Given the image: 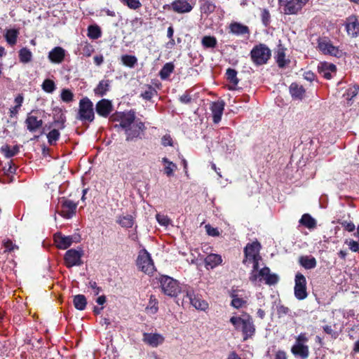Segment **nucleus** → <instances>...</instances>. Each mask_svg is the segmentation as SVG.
Segmentation results:
<instances>
[{"instance_id": "nucleus-19", "label": "nucleus", "mask_w": 359, "mask_h": 359, "mask_svg": "<svg viewBox=\"0 0 359 359\" xmlns=\"http://www.w3.org/2000/svg\"><path fill=\"white\" fill-rule=\"evenodd\" d=\"M53 238L56 247L62 250L67 249L74 242H76L74 241L73 236H66L61 233H55Z\"/></svg>"}, {"instance_id": "nucleus-49", "label": "nucleus", "mask_w": 359, "mask_h": 359, "mask_svg": "<svg viewBox=\"0 0 359 359\" xmlns=\"http://www.w3.org/2000/svg\"><path fill=\"white\" fill-rule=\"evenodd\" d=\"M359 90V86H353L350 88H348L346 90V92L343 95L344 97L347 100H351L353 97H354L358 93Z\"/></svg>"}, {"instance_id": "nucleus-55", "label": "nucleus", "mask_w": 359, "mask_h": 359, "mask_svg": "<svg viewBox=\"0 0 359 359\" xmlns=\"http://www.w3.org/2000/svg\"><path fill=\"white\" fill-rule=\"evenodd\" d=\"M88 287L92 289V293L95 296L98 295L101 291V288L97 285V283L95 281H90Z\"/></svg>"}, {"instance_id": "nucleus-51", "label": "nucleus", "mask_w": 359, "mask_h": 359, "mask_svg": "<svg viewBox=\"0 0 359 359\" xmlns=\"http://www.w3.org/2000/svg\"><path fill=\"white\" fill-rule=\"evenodd\" d=\"M61 99L65 102H70L73 100L74 94L69 89H63L61 92Z\"/></svg>"}, {"instance_id": "nucleus-28", "label": "nucleus", "mask_w": 359, "mask_h": 359, "mask_svg": "<svg viewBox=\"0 0 359 359\" xmlns=\"http://www.w3.org/2000/svg\"><path fill=\"white\" fill-rule=\"evenodd\" d=\"M116 222L123 228H132L135 224V217L130 215H119L116 218Z\"/></svg>"}, {"instance_id": "nucleus-30", "label": "nucleus", "mask_w": 359, "mask_h": 359, "mask_svg": "<svg viewBox=\"0 0 359 359\" xmlns=\"http://www.w3.org/2000/svg\"><path fill=\"white\" fill-rule=\"evenodd\" d=\"M290 93L294 99L302 100L304 95L305 90L302 86L293 83L290 86Z\"/></svg>"}, {"instance_id": "nucleus-21", "label": "nucleus", "mask_w": 359, "mask_h": 359, "mask_svg": "<svg viewBox=\"0 0 359 359\" xmlns=\"http://www.w3.org/2000/svg\"><path fill=\"white\" fill-rule=\"evenodd\" d=\"M318 71L322 76L326 79L332 78L335 74L337 67L334 65L327 62H320L318 66Z\"/></svg>"}, {"instance_id": "nucleus-60", "label": "nucleus", "mask_w": 359, "mask_h": 359, "mask_svg": "<svg viewBox=\"0 0 359 359\" xmlns=\"http://www.w3.org/2000/svg\"><path fill=\"white\" fill-rule=\"evenodd\" d=\"M342 226L349 232L353 231L355 228V224L353 222H344L342 223Z\"/></svg>"}, {"instance_id": "nucleus-16", "label": "nucleus", "mask_w": 359, "mask_h": 359, "mask_svg": "<svg viewBox=\"0 0 359 359\" xmlns=\"http://www.w3.org/2000/svg\"><path fill=\"white\" fill-rule=\"evenodd\" d=\"M309 0H290L285 6L284 12L287 15L297 14Z\"/></svg>"}, {"instance_id": "nucleus-64", "label": "nucleus", "mask_w": 359, "mask_h": 359, "mask_svg": "<svg viewBox=\"0 0 359 359\" xmlns=\"http://www.w3.org/2000/svg\"><path fill=\"white\" fill-rule=\"evenodd\" d=\"M304 79L307 81H312L315 79V74L311 72H306L304 74Z\"/></svg>"}, {"instance_id": "nucleus-37", "label": "nucleus", "mask_w": 359, "mask_h": 359, "mask_svg": "<svg viewBox=\"0 0 359 359\" xmlns=\"http://www.w3.org/2000/svg\"><path fill=\"white\" fill-rule=\"evenodd\" d=\"M201 10L203 13L209 14L215 9V4L210 0H201Z\"/></svg>"}, {"instance_id": "nucleus-39", "label": "nucleus", "mask_w": 359, "mask_h": 359, "mask_svg": "<svg viewBox=\"0 0 359 359\" xmlns=\"http://www.w3.org/2000/svg\"><path fill=\"white\" fill-rule=\"evenodd\" d=\"M121 60L123 65L130 68H133L137 63V59L135 55H123Z\"/></svg>"}, {"instance_id": "nucleus-61", "label": "nucleus", "mask_w": 359, "mask_h": 359, "mask_svg": "<svg viewBox=\"0 0 359 359\" xmlns=\"http://www.w3.org/2000/svg\"><path fill=\"white\" fill-rule=\"evenodd\" d=\"M24 97L22 94H19L15 98V103L16 108H20L22 106V104L23 102Z\"/></svg>"}, {"instance_id": "nucleus-12", "label": "nucleus", "mask_w": 359, "mask_h": 359, "mask_svg": "<svg viewBox=\"0 0 359 359\" xmlns=\"http://www.w3.org/2000/svg\"><path fill=\"white\" fill-rule=\"evenodd\" d=\"M60 209L58 214L65 219H70L76 214L77 203L73 201L62 198L60 201Z\"/></svg>"}, {"instance_id": "nucleus-15", "label": "nucleus", "mask_w": 359, "mask_h": 359, "mask_svg": "<svg viewBox=\"0 0 359 359\" xmlns=\"http://www.w3.org/2000/svg\"><path fill=\"white\" fill-rule=\"evenodd\" d=\"M144 128V124L142 122H135L131 126L125 130L126 140L130 141L140 137V135Z\"/></svg>"}, {"instance_id": "nucleus-17", "label": "nucleus", "mask_w": 359, "mask_h": 359, "mask_svg": "<svg viewBox=\"0 0 359 359\" xmlns=\"http://www.w3.org/2000/svg\"><path fill=\"white\" fill-rule=\"evenodd\" d=\"M164 337L158 333H147L143 334L142 341L151 347H157L162 344L164 341Z\"/></svg>"}, {"instance_id": "nucleus-11", "label": "nucleus", "mask_w": 359, "mask_h": 359, "mask_svg": "<svg viewBox=\"0 0 359 359\" xmlns=\"http://www.w3.org/2000/svg\"><path fill=\"white\" fill-rule=\"evenodd\" d=\"M294 296L299 300H303L307 297L306 280L304 275L297 273L294 279Z\"/></svg>"}, {"instance_id": "nucleus-33", "label": "nucleus", "mask_w": 359, "mask_h": 359, "mask_svg": "<svg viewBox=\"0 0 359 359\" xmlns=\"http://www.w3.org/2000/svg\"><path fill=\"white\" fill-rule=\"evenodd\" d=\"M110 83L108 80H102L94 89V93L97 96L104 95L109 90Z\"/></svg>"}, {"instance_id": "nucleus-42", "label": "nucleus", "mask_w": 359, "mask_h": 359, "mask_svg": "<svg viewBox=\"0 0 359 359\" xmlns=\"http://www.w3.org/2000/svg\"><path fill=\"white\" fill-rule=\"evenodd\" d=\"M201 43L205 48H213L216 47L217 41L214 36H205L201 40Z\"/></svg>"}, {"instance_id": "nucleus-10", "label": "nucleus", "mask_w": 359, "mask_h": 359, "mask_svg": "<svg viewBox=\"0 0 359 359\" xmlns=\"http://www.w3.org/2000/svg\"><path fill=\"white\" fill-rule=\"evenodd\" d=\"M83 252L81 249H70L65 252L64 261L67 268L74 266H81L83 264L81 257Z\"/></svg>"}, {"instance_id": "nucleus-32", "label": "nucleus", "mask_w": 359, "mask_h": 359, "mask_svg": "<svg viewBox=\"0 0 359 359\" xmlns=\"http://www.w3.org/2000/svg\"><path fill=\"white\" fill-rule=\"evenodd\" d=\"M226 79L229 81V87L230 90H234L236 86L238 83V79L237 78V72L233 69L229 68L226 72Z\"/></svg>"}, {"instance_id": "nucleus-56", "label": "nucleus", "mask_w": 359, "mask_h": 359, "mask_svg": "<svg viewBox=\"0 0 359 359\" xmlns=\"http://www.w3.org/2000/svg\"><path fill=\"white\" fill-rule=\"evenodd\" d=\"M205 229L208 234L211 236H219V231L217 229L212 227L210 225H205Z\"/></svg>"}, {"instance_id": "nucleus-4", "label": "nucleus", "mask_w": 359, "mask_h": 359, "mask_svg": "<svg viewBox=\"0 0 359 359\" xmlns=\"http://www.w3.org/2000/svg\"><path fill=\"white\" fill-rule=\"evenodd\" d=\"M260 244L258 242H253L248 243L245 248V259H243V264L248 266L250 264L253 266H257L259 264V261L262 260V257L259 255Z\"/></svg>"}, {"instance_id": "nucleus-22", "label": "nucleus", "mask_w": 359, "mask_h": 359, "mask_svg": "<svg viewBox=\"0 0 359 359\" xmlns=\"http://www.w3.org/2000/svg\"><path fill=\"white\" fill-rule=\"evenodd\" d=\"M224 109V102L223 101H217L212 102L210 110L212 114V120L215 123H218L221 119Z\"/></svg>"}, {"instance_id": "nucleus-1", "label": "nucleus", "mask_w": 359, "mask_h": 359, "mask_svg": "<svg viewBox=\"0 0 359 359\" xmlns=\"http://www.w3.org/2000/svg\"><path fill=\"white\" fill-rule=\"evenodd\" d=\"M230 323L233 325L236 330L242 332L243 341L252 338L255 333V326L252 318L246 313L240 316H233L230 318Z\"/></svg>"}, {"instance_id": "nucleus-47", "label": "nucleus", "mask_w": 359, "mask_h": 359, "mask_svg": "<svg viewBox=\"0 0 359 359\" xmlns=\"http://www.w3.org/2000/svg\"><path fill=\"white\" fill-rule=\"evenodd\" d=\"M231 305L236 309L243 307L246 304V300L239 297L238 294H232Z\"/></svg>"}, {"instance_id": "nucleus-38", "label": "nucleus", "mask_w": 359, "mask_h": 359, "mask_svg": "<svg viewBox=\"0 0 359 359\" xmlns=\"http://www.w3.org/2000/svg\"><path fill=\"white\" fill-rule=\"evenodd\" d=\"M73 303L75 308L78 310H84L86 306V299L83 294H77L74 296Z\"/></svg>"}, {"instance_id": "nucleus-2", "label": "nucleus", "mask_w": 359, "mask_h": 359, "mask_svg": "<svg viewBox=\"0 0 359 359\" xmlns=\"http://www.w3.org/2000/svg\"><path fill=\"white\" fill-rule=\"evenodd\" d=\"M249 279L255 285L264 282L271 285L277 283L279 278L276 274L271 273L269 268L264 266L260 269L258 264L252 267Z\"/></svg>"}, {"instance_id": "nucleus-7", "label": "nucleus", "mask_w": 359, "mask_h": 359, "mask_svg": "<svg viewBox=\"0 0 359 359\" xmlns=\"http://www.w3.org/2000/svg\"><path fill=\"white\" fill-rule=\"evenodd\" d=\"M137 266L140 271L148 275L152 274L154 271V262L150 254L145 249H142L139 252Z\"/></svg>"}, {"instance_id": "nucleus-41", "label": "nucleus", "mask_w": 359, "mask_h": 359, "mask_svg": "<svg viewBox=\"0 0 359 359\" xmlns=\"http://www.w3.org/2000/svg\"><path fill=\"white\" fill-rule=\"evenodd\" d=\"M32 53L27 48H22L19 51V59L22 63H28L32 60Z\"/></svg>"}, {"instance_id": "nucleus-29", "label": "nucleus", "mask_w": 359, "mask_h": 359, "mask_svg": "<svg viewBox=\"0 0 359 359\" xmlns=\"http://www.w3.org/2000/svg\"><path fill=\"white\" fill-rule=\"evenodd\" d=\"M20 34L18 29H7L5 30L4 37L6 42L11 46H13L17 43V39Z\"/></svg>"}, {"instance_id": "nucleus-20", "label": "nucleus", "mask_w": 359, "mask_h": 359, "mask_svg": "<svg viewBox=\"0 0 359 359\" xmlns=\"http://www.w3.org/2000/svg\"><path fill=\"white\" fill-rule=\"evenodd\" d=\"M65 55V50L62 47L57 46L48 53V58L52 63L60 64L63 62Z\"/></svg>"}, {"instance_id": "nucleus-52", "label": "nucleus", "mask_w": 359, "mask_h": 359, "mask_svg": "<svg viewBox=\"0 0 359 359\" xmlns=\"http://www.w3.org/2000/svg\"><path fill=\"white\" fill-rule=\"evenodd\" d=\"M261 17L263 24L267 26L270 22V13L267 9H262L261 13Z\"/></svg>"}, {"instance_id": "nucleus-14", "label": "nucleus", "mask_w": 359, "mask_h": 359, "mask_svg": "<svg viewBox=\"0 0 359 359\" xmlns=\"http://www.w3.org/2000/svg\"><path fill=\"white\" fill-rule=\"evenodd\" d=\"M346 29L348 35L355 38L359 35V20L358 17L352 15L346 20Z\"/></svg>"}, {"instance_id": "nucleus-34", "label": "nucleus", "mask_w": 359, "mask_h": 359, "mask_svg": "<svg viewBox=\"0 0 359 359\" xmlns=\"http://www.w3.org/2000/svg\"><path fill=\"white\" fill-rule=\"evenodd\" d=\"M300 264L306 269H312L316 266V260L312 256H302L299 258Z\"/></svg>"}, {"instance_id": "nucleus-59", "label": "nucleus", "mask_w": 359, "mask_h": 359, "mask_svg": "<svg viewBox=\"0 0 359 359\" xmlns=\"http://www.w3.org/2000/svg\"><path fill=\"white\" fill-rule=\"evenodd\" d=\"M4 246L6 249L5 251H13L15 249H17L18 247L13 244V243L11 241H6L4 243Z\"/></svg>"}, {"instance_id": "nucleus-43", "label": "nucleus", "mask_w": 359, "mask_h": 359, "mask_svg": "<svg viewBox=\"0 0 359 359\" xmlns=\"http://www.w3.org/2000/svg\"><path fill=\"white\" fill-rule=\"evenodd\" d=\"M102 35L101 29L97 25H90L88 28V36L93 39H97Z\"/></svg>"}, {"instance_id": "nucleus-57", "label": "nucleus", "mask_w": 359, "mask_h": 359, "mask_svg": "<svg viewBox=\"0 0 359 359\" xmlns=\"http://www.w3.org/2000/svg\"><path fill=\"white\" fill-rule=\"evenodd\" d=\"M161 143L163 146H172V140L170 135H165L161 138Z\"/></svg>"}, {"instance_id": "nucleus-3", "label": "nucleus", "mask_w": 359, "mask_h": 359, "mask_svg": "<svg viewBox=\"0 0 359 359\" xmlns=\"http://www.w3.org/2000/svg\"><path fill=\"white\" fill-rule=\"evenodd\" d=\"M161 292L169 297H177L180 292L183 293L184 286L181 287L177 280L168 276H161L158 278Z\"/></svg>"}, {"instance_id": "nucleus-54", "label": "nucleus", "mask_w": 359, "mask_h": 359, "mask_svg": "<svg viewBox=\"0 0 359 359\" xmlns=\"http://www.w3.org/2000/svg\"><path fill=\"white\" fill-rule=\"evenodd\" d=\"M346 243L348 245L349 249L353 252L359 251V243L355 241L350 240L346 241Z\"/></svg>"}, {"instance_id": "nucleus-58", "label": "nucleus", "mask_w": 359, "mask_h": 359, "mask_svg": "<svg viewBox=\"0 0 359 359\" xmlns=\"http://www.w3.org/2000/svg\"><path fill=\"white\" fill-rule=\"evenodd\" d=\"M154 90L153 89L149 88L147 90H145L144 93L141 94V96L143 97V99L149 100L151 99L154 94Z\"/></svg>"}, {"instance_id": "nucleus-35", "label": "nucleus", "mask_w": 359, "mask_h": 359, "mask_svg": "<svg viewBox=\"0 0 359 359\" xmlns=\"http://www.w3.org/2000/svg\"><path fill=\"white\" fill-rule=\"evenodd\" d=\"M299 223L309 229H313L316 226V220L309 214H304L299 220Z\"/></svg>"}, {"instance_id": "nucleus-5", "label": "nucleus", "mask_w": 359, "mask_h": 359, "mask_svg": "<svg viewBox=\"0 0 359 359\" xmlns=\"http://www.w3.org/2000/svg\"><path fill=\"white\" fill-rule=\"evenodd\" d=\"M309 338L306 333H301L296 337L295 343L291 348L292 354L301 359H306L309 355V346L306 345Z\"/></svg>"}, {"instance_id": "nucleus-48", "label": "nucleus", "mask_w": 359, "mask_h": 359, "mask_svg": "<svg viewBox=\"0 0 359 359\" xmlns=\"http://www.w3.org/2000/svg\"><path fill=\"white\" fill-rule=\"evenodd\" d=\"M124 5L131 10H137L142 7L140 0H120Z\"/></svg>"}, {"instance_id": "nucleus-26", "label": "nucleus", "mask_w": 359, "mask_h": 359, "mask_svg": "<svg viewBox=\"0 0 359 359\" xmlns=\"http://www.w3.org/2000/svg\"><path fill=\"white\" fill-rule=\"evenodd\" d=\"M25 122L27 124V129L30 132L36 131L42 126L43 124V121L41 118H39L38 117L32 114L27 116Z\"/></svg>"}, {"instance_id": "nucleus-44", "label": "nucleus", "mask_w": 359, "mask_h": 359, "mask_svg": "<svg viewBox=\"0 0 359 359\" xmlns=\"http://www.w3.org/2000/svg\"><path fill=\"white\" fill-rule=\"evenodd\" d=\"M158 300L156 299L154 296L151 295L150 297L149 304L146 307V309L148 311V313L151 314L156 313L158 310Z\"/></svg>"}, {"instance_id": "nucleus-63", "label": "nucleus", "mask_w": 359, "mask_h": 359, "mask_svg": "<svg viewBox=\"0 0 359 359\" xmlns=\"http://www.w3.org/2000/svg\"><path fill=\"white\" fill-rule=\"evenodd\" d=\"M93 60H94V62L95 63V65L99 66L103 62L104 57L102 55H97L94 56Z\"/></svg>"}, {"instance_id": "nucleus-9", "label": "nucleus", "mask_w": 359, "mask_h": 359, "mask_svg": "<svg viewBox=\"0 0 359 359\" xmlns=\"http://www.w3.org/2000/svg\"><path fill=\"white\" fill-rule=\"evenodd\" d=\"M183 293L185 294L190 304L197 310L206 311L208 309V304L206 301L201 299L195 294L194 290L192 287L188 285H184Z\"/></svg>"}, {"instance_id": "nucleus-46", "label": "nucleus", "mask_w": 359, "mask_h": 359, "mask_svg": "<svg viewBox=\"0 0 359 359\" xmlns=\"http://www.w3.org/2000/svg\"><path fill=\"white\" fill-rule=\"evenodd\" d=\"M42 89L48 93H52L55 90V82L49 79H45L41 85Z\"/></svg>"}, {"instance_id": "nucleus-8", "label": "nucleus", "mask_w": 359, "mask_h": 359, "mask_svg": "<svg viewBox=\"0 0 359 359\" xmlns=\"http://www.w3.org/2000/svg\"><path fill=\"white\" fill-rule=\"evenodd\" d=\"M94 118L95 114L93 102L88 97L82 98L79 101L78 118L82 121L92 122Z\"/></svg>"}, {"instance_id": "nucleus-36", "label": "nucleus", "mask_w": 359, "mask_h": 359, "mask_svg": "<svg viewBox=\"0 0 359 359\" xmlns=\"http://www.w3.org/2000/svg\"><path fill=\"white\" fill-rule=\"evenodd\" d=\"M174 65L172 62H168L163 65L159 72L161 79H167L174 70Z\"/></svg>"}, {"instance_id": "nucleus-25", "label": "nucleus", "mask_w": 359, "mask_h": 359, "mask_svg": "<svg viewBox=\"0 0 359 359\" xmlns=\"http://www.w3.org/2000/svg\"><path fill=\"white\" fill-rule=\"evenodd\" d=\"M230 32L237 36H245L250 34V29L248 26L240 22H233L229 25Z\"/></svg>"}, {"instance_id": "nucleus-31", "label": "nucleus", "mask_w": 359, "mask_h": 359, "mask_svg": "<svg viewBox=\"0 0 359 359\" xmlns=\"http://www.w3.org/2000/svg\"><path fill=\"white\" fill-rule=\"evenodd\" d=\"M161 161L164 165V173L168 177L173 176L175 171L177 168V165L165 157L163 158Z\"/></svg>"}, {"instance_id": "nucleus-53", "label": "nucleus", "mask_w": 359, "mask_h": 359, "mask_svg": "<svg viewBox=\"0 0 359 359\" xmlns=\"http://www.w3.org/2000/svg\"><path fill=\"white\" fill-rule=\"evenodd\" d=\"M285 54L283 50H278L277 53V62L279 67H283L285 65Z\"/></svg>"}, {"instance_id": "nucleus-45", "label": "nucleus", "mask_w": 359, "mask_h": 359, "mask_svg": "<svg viewBox=\"0 0 359 359\" xmlns=\"http://www.w3.org/2000/svg\"><path fill=\"white\" fill-rule=\"evenodd\" d=\"M60 136V133L57 129L51 130L47 134L48 142L50 145H54L56 144V142L59 140Z\"/></svg>"}, {"instance_id": "nucleus-18", "label": "nucleus", "mask_w": 359, "mask_h": 359, "mask_svg": "<svg viewBox=\"0 0 359 359\" xmlns=\"http://www.w3.org/2000/svg\"><path fill=\"white\" fill-rule=\"evenodd\" d=\"M95 110L98 115L107 117L113 111L111 101L107 99L100 100L95 105Z\"/></svg>"}, {"instance_id": "nucleus-50", "label": "nucleus", "mask_w": 359, "mask_h": 359, "mask_svg": "<svg viewBox=\"0 0 359 359\" xmlns=\"http://www.w3.org/2000/svg\"><path fill=\"white\" fill-rule=\"evenodd\" d=\"M156 217L158 224L163 226H168L171 222L170 218L167 215L163 214L158 213L156 214Z\"/></svg>"}, {"instance_id": "nucleus-13", "label": "nucleus", "mask_w": 359, "mask_h": 359, "mask_svg": "<svg viewBox=\"0 0 359 359\" xmlns=\"http://www.w3.org/2000/svg\"><path fill=\"white\" fill-rule=\"evenodd\" d=\"M318 48L325 55H330L339 57L342 53L336 46H334L331 41L327 39H320L318 40Z\"/></svg>"}, {"instance_id": "nucleus-27", "label": "nucleus", "mask_w": 359, "mask_h": 359, "mask_svg": "<svg viewBox=\"0 0 359 359\" xmlns=\"http://www.w3.org/2000/svg\"><path fill=\"white\" fill-rule=\"evenodd\" d=\"M222 262V258L217 254H210L205 259V265L207 269H212L220 265Z\"/></svg>"}, {"instance_id": "nucleus-23", "label": "nucleus", "mask_w": 359, "mask_h": 359, "mask_svg": "<svg viewBox=\"0 0 359 359\" xmlns=\"http://www.w3.org/2000/svg\"><path fill=\"white\" fill-rule=\"evenodd\" d=\"M116 116L120 121V126L125 130L135 123V116L133 112H123Z\"/></svg>"}, {"instance_id": "nucleus-24", "label": "nucleus", "mask_w": 359, "mask_h": 359, "mask_svg": "<svg viewBox=\"0 0 359 359\" xmlns=\"http://www.w3.org/2000/svg\"><path fill=\"white\" fill-rule=\"evenodd\" d=\"M172 10L178 13H184L190 12L193 6L188 0H176L171 4Z\"/></svg>"}, {"instance_id": "nucleus-40", "label": "nucleus", "mask_w": 359, "mask_h": 359, "mask_svg": "<svg viewBox=\"0 0 359 359\" xmlns=\"http://www.w3.org/2000/svg\"><path fill=\"white\" fill-rule=\"evenodd\" d=\"M1 149L4 156L8 158L15 156L19 152V147L17 145L12 147L5 145L1 147Z\"/></svg>"}, {"instance_id": "nucleus-62", "label": "nucleus", "mask_w": 359, "mask_h": 359, "mask_svg": "<svg viewBox=\"0 0 359 359\" xmlns=\"http://www.w3.org/2000/svg\"><path fill=\"white\" fill-rule=\"evenodd\" d=\"M191 96L188 93H184L180 97V100L181 102L184 104H188L191 102Z\"/></svg>"}, {"instance_id": "nucleus-6", "label": "nucleus", "mask_w": 359, "mask_h": 359, "mask_svg": "<svg viewBox=\"0 0 359 359\" xmlns=\"http://www.w3.org/2000/svg\"><path fill=\"white\" fill-rule=\"evenodd\" d=\"M271 55L270 49L262 43L255 46L250 51L251 60L257 66L266 64Z\"/></svg>"}]
</instances>
